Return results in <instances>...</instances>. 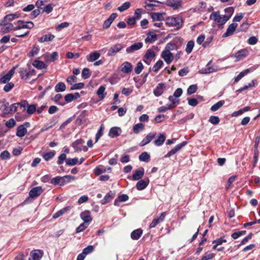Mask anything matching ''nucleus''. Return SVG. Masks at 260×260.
I'll use <instances>...</instances> for the list:
<instances>
[{"label":"nucleus","mask_w":260,"mask_h":260,"mask_svg":"<svg viewBox=\"0 0 260 260\" xmlns=\"http://www.w3.org/2000/svg\"><path fill=\"white\" fill-rule=\"evenodd\" d=\"M70 209L71 207L70 206H67L60 209V210L56 212L54 214H53V218L55 219L59 217V216L62 215L66 212L70 210Z\"/></svg>","instance_id":"35"},{"label":"nucleus","mask_w":260,"mask_h":260,"mask_svg":"<svg viewBox=\"0 0 260 260\" xmlns=\"http://www.w3.org/2000/svg\"><path fill=\"white\" fill-rule=\"evenodd\" d=\"M248 55V51L246 49H242L237 51L235 54V57L236 58V61H239L243 59L246 57Z\"/></svg>","instance_id":"23"},{"label":"nucleus","mask_w":260,"mask_h":260,"mask_svg":"<svg viewBox=\"0 0 260 260\" xmlns=\"http://www.w3.org/2000/svg\"><path fill=\"white\" fill-rule=\"evenodd\" d=\"M238 24L235 23H233L231 24L228 27L226 32L223 34L222 37H228L232 35L236 30Z\"/></svg>","instance_id":"17"},{"label":"nucleus","mask_w":260,"mask_h":260,"mask_svg":"<svg viewBox=\"0 0 260 260\" xmlns=\"http://www.w3.org/2000/svg\"><path fill=\"white\" fill-rule=\"evenodd\" d=\"M19 103H14L9 105V103L4 102L1 106V109L5 114L14 113L16 111Z\"/></svg>","instance_id":"2"},{"label":"nucleus","mask_w":260,"mask_h":260,"mask_svg":"<svg viewBox=\"0 0 260 260\" xmlns=\"http://www.w3.org/2000/svg\"><path fill=\"white\" fill-rule=\"evenodd\" d=\"M94 249V247L92 245H89L87 247L85 248L82 251L84 254L86 255L92 252Z\"/></svg>","instance_id":"59"},{"label":"nucleus","mask_w":260,"mask_h":260,"mask_svg":"<svg viewBox=\"0 0 260 260\" xmlns=\"http://www.w3.org/2000/svg\"><path fill=\"white\" fill-rule=\"evenodd\" d=\"M104 129V126L103 124H102L100 126V128L99 130L98 131V133L96 134L95 136V142H97L99 139L102 136L103 134V131Z\"/></svg>","instance_id":"52"},{"label":"nucleus","mask_w":260,"mask_h":260,"mask_svg":"<svg viewBox=\"0 0 260 260\" xmlns=\"http://www.w3.org/2000/svg\"><path fill=\"white\" fill-rule=\"evenodd\" d=\"M209 121L214 125H216L219 123L220 119L218 116H211L209 118Z\"/></svg>","instance_id":"55"},{"label":"nucleus","mask_w":260,"mask_h":260,"mask_svg":"<svg viewBox=\"0 0 260 260\" xmlns=\"http://www.w3.org/2000/svg\"><path fill=\"white\" fill-rule=\"evenodd\" d=\"M168 5L176 9L181 6V0H170L168 2Z\"/></svg>","instance_id":"34"},{"label":"nucleus","mask_w":260,"mask_h":260,"mask_svg":"<svg viewBox=\"0 0 260 260\" xmlns=\"http://www.w3.org/2000/svg\"><path fill=\"white\" fill-rule=\"evenodd\" d=\"M210 19L215 21L218 25H222L229 20V17L221 16L219 14V11H217L211 14Z\"/></svg>","instance_id":"1"},{"label":"nucleus","mask_w":260,"mask_h":260,"mask_svg":"<svg viewBox=\"0 0 260 260\" xmlns=\"http://www.w3.org/2000/svg\"><path fill=\"white\" fill-rule=\"evenodd\" d=\"M161 57L162 58L167 64H170L173 61L174 57L170 52L163 50L161 53Z\"/></svg>","instance_id":"13"},{"label":"nucleus","mask_w":260,"mask_h":260,"mask_svg":"<svg viewBox=\"0 0 260 260\" xmlns=\"http://www.w3.org/2000/svg\"><path fill=\"white\" fill-rule=\"evenodd\" d=\"M165 140L166 136L165 135L161 133H159L157 136V139L154 140L153 143L156 146H160L163 144Z\"/></svg>","instance_id":"25"},{"label":"nucleus","mask_w":260,"mask_h":260,"mask_svg":"<svg viewBox=\"0 0 260 260\" xmlns=\"http://www.w3.org/2000/svg\"><path fill=\"white\" fill-rule=\"evenodd\" d=\"M84 143V141L82 139H78L72 144V146L75 149L76 152H79L82 150L81 146Z\"/></svg>","instance_id":"20"},{"label":"nucleus","mask_w":260,"mask_h":260,"mask_svg":"<svg viewBox=\"0 0 260 260\" xmlns=\"http://www.w3.org/2000/svg\"><path fill=\"white\" fill-rule=\"evenodd\" d=\"M131 6V4L128 2H126L123 4L121 6L118 8V10L120 12H123L127 9H128Z\"/></svg>","instance_id":"53"},{"label":"nucleus","mask_w":260,"mask_h":260,"mask_svg":"<svg viewBox=\"0 0 260 260\" xmlns=\"http://www.w3.org/2000/svg\"><path fill=\"white\" fill-rule=\"evenodd\" d=\"M143 234V231L142 230L140 229H137L136 230H134L132 233H131V237L132 239L133 240H138L139 239L140 237L142 236Z\"/></svg>","instance_id":"29"},{"label":"nucleus","mask_w":260,"mask_h":260,"mask_svg":"<svg viewBox=\"0 0 260 260\" xmlns=\"http://www.w3.org/2000/svg\"><path fill=\"white\" fill-rule=\"evenodd\" d=\"M14 87V83L9 82L4 87V90L6 92H9Z\"/></svg>","instance_id":"63"},{"label":"nucleus","mask_w":260,"mask_h":260,"mask_svg":"<svg viewBox=\"0 0 260 260\" xmlns=\"http://www.w3.org/2000/svg\"><path fill=\"white\" fill-rule=\"evenodd\" d=\"M224 104V102L222 101H218L217 103L213 105L211 107V110L212 111H216L218 110L220 108H221Z\"/></svg>","instance_id":"47"},{"label":"nucleus","mask_w":260,"mask_h":260,"mask_svg":"<svg viewBox=\"0 0 260 260\" xmlns=\"http://www.w3.org/2000/svg\"><path fill=\"white\" fill-rule=\"evenodd\" d=\"M58 57V55L57 52H53L52 54L47 53L43 56V58L47 63L54 62L57 59Z\"/></svg>","instance_id":"8"},{"label":"nucleus","mask_w":260,"mask_h":260,"mask_svg":"<svg viewBox=\"0 0 260 260\" xmlns=\"http://www.w3.org/2000/svg\"><path fill=\"white\" fill-rule=\"evenodd\" d=\"M198 89L197 85L193 84L189 86L187 89V93L188 94H191L195 93Z\"/></svg>","instance_id":"56"},{"label":"nucleus","mask_w":260,"mask_h":260,"mask_svg":"<svg viewBox=\"0 0 260 260\" xmlns=\"http://www.w3.org/2000/svg\"><path fill=\"white\" fill-rule=\"evenodd\" d=\"M123 48V46L121 44H116L112 46L109 50L107 55L112 56L115 55L117 52Z\"/></svg>","instance_id":"9"},{"label":"nucleus","mask_w":260,"mask_h":260,"mask_svg":"<svg viewBox=\"0 0 260 260\" xmlns=\"http://www.w3.org/2000/svg\"><path fill=\"white\" fill-rule=\"evenodd\" d=\"M143 69V65L141 62H139L137 64V67L135 69V72L136 74H139L142 71Z\"/></svg>","instance_id":"61"},{"label":"nucleus","mask_w":260,"mask_h":260,"mask_svg":"<svg viewBox=\"0 0 260 260\" xmlns=\"http://www.w3.org/2000/svg\"><path fill=\"white\" fill-rule=\"evenodd\" d=\"M187 144L186 141H183L180 144L177 145L173 149L171 150L165 155V157H170L171 156L175 154L177 152L179 151L183 147Z\"/></svg>","instance_id":"11"},{"label":"nucleus","mask_w":260,"mask_h":260,"mask_svg":"<svg viewBox=\"0 0 260 260\" xmlns=\"http://www.w3.org/2000/svg\"><path fill=\"white\" fill-rule=\"evenodd\" d=\"M55 38L54 35L49 34L45 35L42 37L40 38L39 39V41L41 43H43L47 41H51Z\"/></svg>","instance_id":"39"},{"label":"nucleus","mask_w":260,"mask_h":260,"mask_svg":"<svg viewBox=\"0 0 260 260\" xmlns=\"http://www.w3.org/2000/svg\"><path fill=\"white\" fill-rule=\"evenodd\" d=\"M144 174V171L143 168L141 170H137L133 175V179L134 180H138L143 176Z\"/></svg>","instance_id":"33"},{"label":"nucleus","mask_w":260,"mask_h":260,"mask_svg":"<svg viewBox=\"0 0 260 260\" xmlns=\"http://www.w3.org/2000/svg\"><path fill=\"white\" fill-rule=\"evenodd\" d=\"M155 52L151 49H148L144 55V59H143L145 62H147L145 59H151L155 56Z\"/></svg>","instance_id":"36"},{"label":"nucleus","mask_w":260,"mask_h":260,"mask_svg":"<svg viewBox=\"0 0 260 260\" xmlns=\"http://www.w3.org/2000/svg\"><path fill=\"white\" fill-rule=\"evenodd\" d=\"M155 3H159V2L157 1H155L154 0H146L145 2V9L149 11L153 10V7L154 6H156Z\"/></svg>","instance_id":"28"},{"label":"nucleus","mask_w":260,"mask_h":260,"mask_svg":"<svg viewBox=\"0 0 260 260\" xmlns=\"http://www.w3.org/2000/svg\"><path fill=\"white\" fill-rule=\"evenodd\" d=\"M117 16V15L116 13H112L111 14L110 17L104 21L103 28L104 29L108 28Z\"/></svg>","instance_id":"16"},{"label":"nucleus","mask_w":260,"mask_h":260,"mask_svg":"<svg viewBox=\"0 0 260 260\" xmlns=\"http://www.w3.org/2000/svg\"><path fill=\"white\" fill-rule=\"evenodd\" d=\"M156 135V133L155 132L148 133L140 143V146L143 147L149 144L155 137Z\"/></svg>","instance_id":"7"},{"label":"nucleus","mask_w":260,"mask_h":260,"mask_svg":"<svg viewBox=\"0 0 260 260\" xmlns=\"http://www.w3.org/2000/svg\"><path fill=\"white\" fill-rule=\"evenodd\" d=\"M32 65L35 68L40 70L45 69L47 67V66L45 65L44 62L38 60H34L32 62Z\"/></svg>","instance_id":"38"},{"label":"nucleus","mask_w":260,"mask_h":260,"mask_svg":"<svg viewBox=\"0 0 260 260\" xmlns=\"http://www.w3.org/2000/svg\"><path fill=\"white\" fill-rule=\"evenodd\" d=\"M187 144L186 141H183L180 144L177 145L173 149L171 150L165 155V157H170L171 156L175 154L177 152L179 151L183 147Z\"/></svg>","instance_id":"10"},{"label":"nucleus","mask_w":260,"mask_h":260,"mask_svg":"<svg viewBox=\"0 0 260 260\" xmlns=\"http://www.w3.org/2000/svg\"><path fill=\"white\" fill-rule=\"evenodd\" d=\"M66 89V86L63 82H60L55 86V90L56 92H63Z\"/></svg>","instance_id":"40"},{"label":"nucleus","mask_w":260,"mask_h":260,"mask_svg":"<svg viewBox=\"0 0 260 260\" xmlns=\"http://www.w3.org/2000/svg\"><path fill=\"white\" fill-rule=\"evenodd\" d=\"M111 194L112 193H111V192L108 193L104 197V199L101 201V203L102 205H105L110 201V200L112 199Z\"/></svg>","instance_id":"50"},{"label":"nucleus","mask_w":260,"mask_h":260,"mask_svg":"<svg viewBox=\"0 0 260 260\" xmlns=\"http://www.w3.org/2000/svg\"><path fill=\"white\" fill-rule=\"evenodd\" d=\"M225 12L226 13V15H224L225 17H229V19L234 12V9L233 7L226 8L224 9Z\"/></svg>","instance_id":"58"},{"label":"nucleus","mask_w":260,"mask_h":260,"mask_svg":"<svg viewBox=\"0 0 260 260\" xmlns=\"http://www.w3.org/2000/svg\"><path fill=\"white\" fill-rule=\"evenodd\" d=\"M175 107V105H170L165 106H161L158 109V111L160 112H164L168 110L172 109Z\"/></svg>","instance_id":"57"},{"label":"nucleus","mask_w":260,"mask_h":260,"mask_svg":"<svg viewBox=\"0 0 260 260\" xmlns=\"http://www.w3.org/2000/svg\"><path fill=\"white\" fill-rule=\"evenodd\" d=\"M106 87L105 86H101L96 91V94L98 97L101 99H104L106 95V93H105Z\"/></svg>","instance_id":"32"},{"label":"nucleus","mask_w":260,"mask_h":260,"mask_svg":"<svg viewBox=\"0 0 260 260\" xmlns=\"http://www.w3.org/2000/svg\"><path fill=\"white\" fill-rule=\"evenodd\" d=\"M55 154V152L54 151H52L44 153L42 155V156L46 161H48L49 160L52 159L54 156Z\"/></svg>","instance_id":"45"},{"label":"nucleus","mask_w":260,"mask_h":260,"mask_svg":"<svg viewBox=\"0 0 260 260\" xmlns=\"http://www.w3.org/2000/svg\"><path fill=\"white\" fill-rule=\"evenodd\" d=\"M121 129L118 127H113L110 128L109 132V136L111 138H115L118 137L121 133Z\"/></svg>","instance_id":"22"},{"label":"nucleus","mask_w":260,"mask_h":260,"mask_svg":"<svg viewBox=\"0 0 260 260\" xmlns=\"http://www.w3.org/2000/svg\"><path fill=\"white\" fill-rule=\"evenodd\" d=\"M0 25L3 26L1 30L4 34L9 32L11 30L14 29L15 27L14 26L13 24L11 23H8L4 20L0 21Z\"/></svg>","instance_id":"5"},{"label":"nucleus","mask_w":260,"mask_h":260,"mask_svg":"<svg viewBox=\"0 0 260 260\" xmlns=\"http://www.w3.org/2000/svg\"><path fill=\"white\" fill-rule=\"evenodd\" d=\"M66 159H67L66 154L65 153H62L59 156L57 164L59 165H61L63 163L64 160L66 161Z\"/></svg>","instance_id":"60"},{"label":"nucleus","mask_w":260,"mask_h":260,"mask_svg":"<svg viewBox=\"0 0 260 260\" xmlns=\"http://www.w3.org/2000/svg\"><path fill=\"white\" fill-rule=\"evenodd\" d=\"M81 219L85 223H89L92 221L90 212L89 211H84L80 214Z\"/></svg>","instance_id":"21"},{"label":"nucleus","mask_w":260,"mask_h":260,"mask_svg":"<svg viewBox=\"0 0 260 260\" xmlns=\"http://www.w3.org/2000/svg\"><path fill=\"white\" fill-rule=\"evenodd\" d=\"M143 44L142 42H138L132 44L131 46L126 49L127 53H132L142 48Z\"/></svg>","instance_id":"14"},{"label":"nucleus","mask_w":260,"mask_h":260,"mask_svg":"<svg viewBox=\"0 0 260 260\" xmlns=\"http://www.w3.org/2000/svg\"><path fill=\"white\" fill-rule=\"evenodd\" d=\"M149 183V179H146L144 180H140L139 181L137 184L136 187L138 190H141L145 189Z\"/></svg>","instance_id":"24"},{"label":"nucleus","mask_w":260,"mask_h":260,"mask_svg":"<svg viewBox=\"0 0 260 260\" xmlns=\"http://www.w3.org/2000/svg\"><path fill=\"white\" fill-rule=\"evenodd\" d=\"M27 129L23 126L19 125L17 129L16 136L18 137L22 138L24 137L27 133Z\"/></svg>","instance_id":"31"},{"label":"nucleus","mask_w":260,"mask_h":260,"mask_svg":"<svg viewBox=\"0 0 260 260\" xmlns=\"http://www.w3.org/2000/svg\"><path fill=\"white\" fill-rule=\"evenodd\" d=\"M163 64V61L161 60H158L156 63L153 66L152 70L154 72H157L160 69Z\"/></svg>","instance_id":"48"},{"label":"nucleus","mask_w":260,"mask_h":260,"mask_svg":"<svg viewBox=\"0 0 260 260\" xmlns=\"http://www.w3.org/2000/svg\"><path fill=\"white\" fill-rule=\"evenodd\" d=\"M18 26L15 27L14 30H19L23 28L31 29L34 26V24L31 21L24 22L23 20H18L17 21Z\"/></svg>","instance_id":"4"},{"label":"nucleus","mask_w":260,"mask_h":260,"mask_svg":"<svg viewBox=\"0 0 260 260\" xmlns=\"http://www.w3.org/2000/svg\"><path fill=\"white\" fill-rule=\"evenodd\" d=\"M166 88V84L163 83H159L156 87L153 90L154 94L156 96H159L162 94Z\"/></svg>","instance_id":"19"},{"label":"nucleus","mask_w":260,"mask_h":260,"mask_svg":"<svg viewBox=\"0 0 260 260\" xmlns=\"http://www.w3.org/2000/svg\"><path fill=\"white\" fill-rule=\"evenodd\" d=\"M36 110V107L35 105H31L27 106V113L29 114H32Z\"/></svg>","instance_id":"62"},{"label":"nucleus","mask_w":260,"mask_h":260,"mask_svg":"<svg viewBox=\"0 0 260 260\" xmlns=\"http://www.w3.org/2000/svg\"><path fill=\"white\" fill-rule=\"evenodd\" d=\"M176 47V45L174 43L170 42L167 44L164 50L165 51L171 52V51H173L175 49Z\"/></svg>","instance_id":"46"},{"label":"nucleus","mask_w":260,"mask_h":260,"mask_svg":"<svg viewBox=\"0 0 260 260\" xmlns=\"http://www.w3.org/2000/svg\"><path fill=\"white\" fill-rule=\"evenodd\" d=\"M43 252L40 250H35L32 251L30 253V258L29 260H40L42 256Z\"/></svg>","instance_id":"18"},{"label":"nucleus","mask_w":260,"mask_h":260,"mask_svg":"<svg viewBox=\"0 0 260 260\" xmlns=\"http://www.w3.org/2000/svg\"><path fill=\"white\" fill-rule=\"evenodd\" d=\"M90 74L89 70L88 68H84L82 72V76L84 79H87L89 77Z\"/></svg>","instance_id":"64"},{"label":"nucleus","mask_w":260,"mask_h":260,"mask_svg":"<svg viewBox=\"0 0 260 260\" xmlns=\"http://www.w3.org/2000/svg\"><path fill=\"white\" fill-rule=\"evenodd\" d=\"M144 129V125L142 123L135 124L133 127V131L135 134H138L140 131Z\"/></svg>","instance_id":"44"},{"label":"nucleus","mask_w":260,"mask_h":260,"mask_svg":"<svg viewBox=\"0 0 260 260\" xmlns=\"http://www.w3.org/2000/svg\"><path fill=\"white\" fill-rule=\"evenodd\" d=\"M111 170V167H107V168H100L98 167L96 168L94 170V173L96 175H99L103 173H104L106 171H110Z\"/></svg>","instance_id":"43"},{"label":"nucleus","mask_w":260,"mask_h":260,"mask_svg":"<svg viewBox=\"0 0 260 260\" xmlns=\"http://www.w3.org/2000/svg\"><path fill=\"white\" fill-rule=\"evenodd\" d=\"M44 190L41 186H37L32 188L29 192V197L31 198H36L39 196Z\"/></svg>","instance_id":"15"},{"label":"nucleus","mask_w":260,"mask_h":260,"mask_svg":"<svg viewBox=\"0 0 260 260\" xmlns=\"http://www.w3.org/2000/svg\"><path fill=\"white\" fill-rule=\"evenodd\" d=\"M194 42L193 41H189L188 42L185 51L187 53H190L192 51L194 47Z\"/></svg>","instance_id":"49"},{"label":"nucleus","mask_w":260,"mask_h":260,"mask_svg":"<svg viewBox=\"0 0 260 260\" xmlns=\"http://www.w3.org/2000/svg\"><path fill=\"white\" fill-rule=\"evenodd\" d=\"M20 15L17 14H9L7 15L2 20L4 21H10L16 18H19Z\"/></svg>","instance_id":"42"},{"label":"nucleus","mask_w":260,"mask_h":260,"mask_svg":"<svg viewBox=\"0 0 260 260\" xmlns=\"http://www.w3.org/2000/svg\"><path fill=\"white\" fill-rule=\"evenodd\" d=\"M139 158L141 161L147 162L150 158V156L147 152H144L140 155Z\"/></svg>","instance_id":"51"},{"label":"nucleus","mask_w":260,"mask_h":260,"mask_svg":"<svg viewBox=\"0 0 260 260\" xmlns=\"http://www.w3.org/2000/svg\"><path fill=\"white\" fill-rule=\"evenodd\" d=\"M166 24L170 26H175L176 29H179L182 24V20L180 17H168L166 20Z\"/></svg>","instance_id":"3"},{"label":"nucleus","mask_w":260,"mask_h":260,"mask_svg":"<svg viewBox=\"0 0 260 260\" xmlns=\"http://www.w3.org/2000/svg\"><path fill=\"white\" fill-rule=\"evenodd\" d=\"M78 162V159L77 158H67L66 159V164L68 166H74Z\"/></svg>","instance_id":"54"},{"label":"nucleus","mask_w":260,"mask_h":260,"mask_svg":"<svg viewBox=\"0 0 260 260\" xmlns=\"http://www.w3.org/2000/svg\"><path fill=\"white\" fill-rule=\"evenodd\" d=\"M75 179V177L71 175H66L63 177H61V184L60 186H63L72 181L74 180Z\"/></svg>","instance_id":"27"},{"label":"nucleus","mask_w":260,"mask_h":260,"mask_svg":"<svg viewBox=\"0 0 260 260\" xmlns=\"http://www.w3.org/2000/svg\"><path fill=\"white\" fill-rule=\"evenodd\" d=\"M100 57V54L95 51L87 56L86 58L88 61L92 62L96 60Z\"/></svg>","instance_id":"30"},{"label":"nucleus","mask_w":260,"mask_h":260,"mask_svg":"<svg viewBox=\"0 0 260 260\" xmlns=\"http://www.w3.org/2000/svg\"><path fill=\"white\" fill-rule=\"evenodd\" d=\"M133 65L128 61H124L120 66V71L125 74H129L133 70Z\"/></svg>","instance_id":"12"},{"label":"nucleus","mask_w":260,"mask_h":260,"mask_svg":"<svg viewBox=\"0 0 260 260\" xmlns=\"http://www.w3.org/2000/svg\"><path fill=\"white\" fill-rule=\"evenodd\" d=\"M254 70V68H251L250 69H247L240 73L235 78V82H237L245 75L248 74L250 71H252Z\"/></svg>","instance_id":"26"},{"label":"nucleus","mask_w":260,"mask_h":260,"mask_svg":"<svg viewBox=\"0 0 260 260\" xmlns=\"http://www.w3.org/2000/svg\"><path fill=\"white\" fill-rule=\"evenodd\" d=\"M153 21H160L164 20L163 14L159 13H153L151 15Z\"/></svg>","instance_id":"41"},{"label":"nucleus","mask_w":260,"mask_h":260,"mask_svg":"<svg viewBox=\"0 0 260 260\" xmlns=\"http://www.w3.org/2000/svg\"><path fill=\"white\" fill-rule=\"evenodd\" d=\"M157 35L153 33L150 32L148 33L147 37L145 39L146 43H152L156 40Z\"/></svg>","instance_id":"37"},{"label":"nucleus","mask_w":260,"mask_h":260,"mask_svg":"<svg viewBox=\"0 0 260 260\" xmlns=\"http://www.w3.org/2000/svg\"><path fill=\"white\" fill-rule=\"evenodd\" d=\"M17 66L14 67L11 69L8 73L2 76L0 79V82L2 83H6L9 81L12 78L13 75L15 73V70L17 68Z\"/></svg>","instance_id":"6"}]
</instances>
